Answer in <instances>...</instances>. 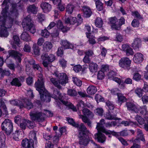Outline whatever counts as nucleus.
<instances>
[{"mask_svg": "<svg viewBox=\"0 0 148 148\" xmlns=\"http://www.w3.org/2000/svg\"><path fill=\"white\" fill-rule=\"evenodd\" d=\"M67 94L71 97H74L77 95V92L74 89H69L67 91Z\"/></svg>", "mask_w": 148, "mask_h": 148, "instance_id": "nucleus-43", "label": "nucleus"}, {"mask_svg": "<svg viewBox=\"0 0 148 148\" xmlns=\"http://www.w3.org/2000/svg\"><path fill=\"white\" fill-rule=\"evenodd\" d=\"M27 126L29 129H32L34 127V123L26 119Z\"/></svg>", "mask_w": 148, "mask_h": 148, "instance_id": "nucleus-50", "label": "nucleus"}, {"mask_svg": "<svg viewBox=\"0 0 148 148\" xmlns=\"http://www.w3.org/2000/svg\"><path fill=\"white\" fill-rule=\"evenodd\" d=\"M16 18H9V20L7 21V19L4 21L2 25L0 24V26L7 29L11 28L12 26L13 22Z\"/></svg>", "mask_w": 148, "mask_h": 148, "instance_id": "nucleus-14", "label": "nucleus"}, {"mask_svg": "<svg viewBox=\"0 0 148 148\" xmlns=\"http://www.w3.org/2000/svg\"><path fill=\"white\" fill-rule=\"evenodd\" d=\"M6 137L2 132H0V143L2 144L5 142Z\"/></svg>", "mask_w": 148, "mask_h": 148, "instance_id": "nucleus-55", "label": "nucleus"}, {"mask_svg": "<svg viewBox=\"0 0 148 148\" xmlns=\"http://www.w3.org/2000/svg\"><path fill=\"white\" fill-rule=\"evenodd\" d=\"M84 115H79V118L82 119L83 122L86 123L87 125L90 128L92 127V122L86 116H87L90 119H92L94 116L93 113L87 108H84L82 110Z\"/></svg>", "mask_w": 148, "mask_h": 148, "instance_id": "nucleus-5", "label": "nucleus"}, {"mask_svg": "<svg viewBox=\"0 0 148 148\" xmlns=\"http://www.w3.org/2000/svg\"><path fill=\"white\" fill-rule=\"evenodd\" d=\"M57 27L58 29H60L63 32H65L67 31V29L63 26L62 23L60 20H58L56 23Z\"/></svg>", "mask_w": 148, "mask_h": 148, "instance_id": "nucleus-29", "label": "nucleus"}, {"mask_svg": "<svg viewBox=\"0 0 148 148\" xmlns=\"http://www.w3.org/2000/svg\"><path fill=\"white\" fill-rule=\"evenodd\" d=\"M9 35V33L6 29L0 26V36L7 37Z\"/></svg>", "mask_w": 148, "mask_h": 148, "instance_id": "nucleus-24", "label": "nucleus"}, {"mask_svg": "<svg viewBox=\"0 0 148 148\" xmlns=\"http://www.w3.org/2000/svg\"><path fill=\"white\" fill-rule=\"evenodd\" d=\"M27 10L28 12L35 14L36 13L37 8L34 4L30 5L27 7Z\"/></svg>", "mask_w": 148, "mask_h": 148, "instance_id": "nucleus-25", "label": "nucleus"}, {"mask_svg": "<svg viewBox=\"0 0 148 148\" xmlns=\"http://www.w3.org/2000/svg\"><path fill=\"white\" fill-rule=\"evenodd\" d=\"M79 131L78 137L79 138V144L82 145L86 146L89 143V140L88 135L90 133L89 130L84 124H82Z\"/></svg>", "mask_w": 148, "mask_h": 148, "instance_id": "nucleus-4", "label": "nucleus"}, {"mask_svg": "<svg viewBox=\"0 0 148 148\" xmlns=\"http://www.w3.org/2000/svg\"><path fill=\"white\" fill-rule=\"evenodd\" d=\"M32 67L35 71H38L40 72H41L42 71V68L38 64L36 63L32 66Z\"/></svg>", "mask_w": 148, "mask_h": 148, "instance_id": "nucleus-58", "label": "nucleus"}, {"mask_svg": "<svg viewBox=\"0 0 148 148\" xmlns=\"http://www.w3.org/2000/svg\"><path fill=\"white\" fill-rule=\"evenodd\" d=\"M37 16V18L40 22L43 21L45 19V16L43 14L40 13L38 14Z\"/></svg>", "mask_w": 148, "mask_h": 148, "instance_id": "nucleus-63", "label": "nucleus"}, {"mask_svg": "<svg viewBox=\"0 0 148 148\" xmlns=\"http://www.w3.org/2000/svg\"><path fill=\"white\" fill-rule=\"evenodd\" d=\"M94 112L96 114L100 116H102L103 110L102 108H97L95 110Z\"/></svg>", "mask_w": 148, "mask_h": 148, "instance_id": "nucleus-47", "label": "nucleus"}, {"mask_svg": "<svg viewBox=\"0 0 148 148\" xmlns=\"http://www.w3.org/2000/svg\"><path fill=\"white\" fill-rule=\"evenodd\" d=\"M73 82L77 86H80L82 85V81L77 78L73 77Z\"/></svg>", "mask_w": 148, "mask_h": 148, "instance_id": "nucleus-46", "label": "nucleus"}, {"mask_svg": "<svg viewBox=\"0 0 148 148\" xmlns=\"http://www.w3.org/2000/svg\"><path fill=\"white\" fill-rule=\"evenodd\" d=\"M10 103L14 106H19L20 108H21V107L22 106L21 105L22 101L20 100H12L10 101Z\"/></svg>", "mask_w": 148, "mask_h": 148, "instance_id": "nucleus-37", "label": "nucleus"}, {"mask_svg": "<svg viewBox=\"0 0 148 148\" xmlns=\"http://www.w3.org/2000/svg\"><path fill=\"white\" fill-rule=\"evenodd\" d=\"M116 125V122L115 121H112L106 123L105 124L106 127H110L112 126H114Z\"/></svg>", "mask_w": 148, "mask_h": 148, "instance_id": "nucleus-54", "label": "nucleus"}, {"mask_svg": "<svg viewBox=\"0 0 148 148\" xmlns=\"http://www.w3.org/2000/svg\"><path fill=\"white\" fill-rule=\"evenodd\" d=\"M13 39L14 43L18 46L20 44V39L18 37L17 35H14L13 36Z\"/></svg>", "mask_w": 148, "mask_h": 148, "instance_id": "nucleus-61", "label": "nucleus"}, {"mask_svg": "<svg viewBox=\"0 0 148 148\" xmlns=\"http://www.w3.org/2000/svg\"><path fill=\"white\" fill-rule=\"evenodd\" d=\"M97 65L94 63H90L89 65V69L91 72H94L97 71Z\"/></svg>", "mask_w": 148, "mask_h": 148, "instance_id": "nucleus-40", "label": "nucleus"}, {"mask_svg": "<svg viewBox=\"0 0 148 148\" xmlns=\"http://www.w3.org/2000/svg\"><path fill=\"white\" fill-rule=\"evenodd\" d=\"M132 15L136 18L138 20L142 19V16L140 15V14L137 11L132 12Z\"/></svg>", "mask_w": 148, "mask_h": 148, "instance_id": "nucleus-57", "label": "nucleus"}, {"mask_svg": "<svg viewBox=\"0 0 148 148\" xmlns=\"http://www.w3.org/2000/svg\"><path fill=\"white\" fill-rule=\"evenodd\" d=\"M141 40L140 38H136L134 40L132 44V47L135 50L138 51L141 45Z\"/></svg>", "mask_w": 148, "mask_h": 148, "instance_id": "nucleus-15", "label": "nucleus"}, {"mask_svg": "<svg viewBox=\"0 0 148 148\" xmlns=\"http://www.w3.org/2000/svg\"><path fill=\"white\" fill-rule=\"evenodd\" d=\"M137 137L136 138L141 140L143 142H145V140L144 138L143 137V135L142 133V132L140 130H138L137 132Z\"/></svg>", "mask_w": 148, "mask_h": 148, "instance_id": "nucleus-42", "label": "nucleus"}, {"mask_svg": "<svg viewBox=\"0 0 148 148\" xmlns=\"http://www.w3.org/2000/svg\"><path fill=\"white\" fill-rule=\"evenodd\" d=\"M51 97L52 98L56 99L58 100L59 99L60 100L61 102L62 100H62L63 96L60 93V91L57 89L54 90L53 94Z\"/></svg>", "mask_w": 148, "mask_h": 148, "instance_id": "nucleus-20", "label": "nucleus"}, {"mask_svg": "<svg viewBox=\"0 0 148 148\" xmlns=\"http://www.w3.org/2000/svg\"><path fill=\"white\" fill-rule=\"evenodd\" d=\"M67 120L68 121V123L70 124L71 125L75 127H77L78 128V131L80 129V127L81 126L82 124H84L83 123H81L80 125H79L77 123H75L73 119L70 118H67Z\"/></svg>", "mask_w": 148, "mask_h": 148, "instance_id": "nucleus-23", "label": "nucleus"}, {"mask_svg": "<svg viewBox=\"0 0 148 148\" xmlns=\"http://www.w3.org/2000/svg\"><path fill=\"white\" fill-rule=\"evenodd\" d=\"M38 77V79L34 85L35 87L38 91L42 101L46 102H49L51 100V96L49 93L45 88L44 85L45 81L43 75L40 73Z\"/></svg>", "mask_w": 148, "mask_h": 148, "instance_id": "nucleus-2", "label": "nucleus"}, {"mask_svg": "<svg viewBox=\"0 0 148 148\" xmlns=\"http://www.w3.org/2000/svg\"><path fill=\"white\" fill-rule=\"evenodd\" d=\"M10 0H4L1 5L2 10L0 14V24L2 25L4 21L8 18H16L18 14L16 9L17 4H13L9 12H8L9 6L8 5Z\"/></svg>", "mask_w": 148, "mask_h": 148, "instance_id": "nucleus-1", "label": "nucleus"}, {"mask_svg": "<svg viewBox=\"0 0 148 148\" xmlns=\"http://www.w3.org/2000/svg\"><path fill=\"white\" fill-rule=\"evenodd\" d=\"M41 35L45 38H47L49 36V33L46 29H45L43 30H42Z\"/></svg>", "mask_w": 148, "mask_h": 148, "instance_id": "nucleus-45", "label": "nucleus"}, {"mask_svg": "<svg viewBox=\"0 0 148 148\" xmlns=\"http://www.w3.org/2000/svg\"><path fill=\"white\" fill-rule=\"evenodd\" d=\"M123 38L122 35L118 33L116 34V41L121 42L123 41Z\"/></svg>", "mask_w": 148, "mask_h": 148, "instance_id": "nucleus-64", "label": "nucleus"}, {"mask_svg": "<svg viewBox=\"0 0 148 148\" xmlns=\"http://www.w3.org/2000/svg\"><path fill=\"white\" fill-rule=\"evenodd\" d=\"M125 106L128 110L133 111L136 113L138 112V111L134 104L131 102H127L126 103Z\"/></svg>", "mask_w": 148, "mask_h": 148, "instance_id": "nucleus-17", "label": "nucleus"}, {"mask_svg": "<svg viewBox=\"0 0 148 148\" xmlns=\"http://www.w3.org/2000/svg\"><path fill=\"white\" fill-rule=\"evenodd\" d=\"M21 39L25 41H27L30 39L29 34L26 32H23L21 36Z\"/></svg>", "mask_w": 148, "mask_h": 148, "instance_id": "nucleus-35", "label": "nucleus"}, {"mask_svg": "<svg viewBox=\"0 0 148 148\" xmlns=\"http://www.w3.org/2000/svg\"><path fill=\"white\" fill-rule=\"evenodd\" d=\"M42 60V64L44 66L48 69L49 65L55 59V56L51 54H48L46 52L42 53L41 57Z\"/></svg>", "mask_w": 148, "mask_h": 148, "instance_id": "nucleus-6", "label": "nucleus"}, {"mask_svg": "<svg viewBox=\"0 0 148 148\" xmlns=\"http://www.w3.org/2000/svg\"><path fill=\"white\" fill-rule=\"evenodd\" d=\"M135 92L140 97H141L142 96L143 94V92L142 89L138 88H137L135 90Z\"/></svg>", "mask_w": 148, "mask_h": 148, "instance_id": "nucleus-48", "label": "nucleus"}, {"mask_svg": "<svg viewBox=\"0 0 148 148\" xmlns=\"http://www.w3.org/2000/svg\"><path fill=\"white\" fill-rule=\"evenodd\" d=\"M104 120L102 119L100 120V122L97 123V125L96 127V128L97 130H104L103 128L102 127V125L104 124Z\"/></svg>", "mask_w": 148, "mask_h": 148, "instance_id": "nucleus-39", "label": "nucleus"}, {"mask_svg": "<svg viewBox=\"0 0 148 148\" xmlns=\"http://www.w3.org/2000/svg\"><path fill=\"white\" fill-rule=\"evenodd\" d=\"M11 85L18 86H20L21 85V84L19 80L17 78H15L13 79L11 82Z\"/></svg>", "mask_w": 148, "mask_h": 148, "instance_id": "nucleus-36", "label": "nucleus"}, {"mask_svg": "<svg viewBox=\"0 0 148 148\" xmlns=\"http://www.w3.org/2000/svg\"><path fill=\"white\" fill-rule=\"evenodd\" d=\"M103 24V21L102 19L100 17H97L95 21V24L96 26L98 27H102Z\"/></svg>", "mask_w": 148, "mask_h": 148, "instance_id": "nucleus-34", "label": "nucleus"}, {"mask_svg": "<svg viewBox=\"0 0 148 148\" xmlns=\"http://www.w3.org/2000/svg\"><path fill=\"white\" fill-rule=\"evenodd\" d=\"M139 24L138 21L136 19H134L132 21L131 24L134 27H138Z\"/></svg>", "mask_w": 148, "mask_h": 148, "instance_id": "nucleus-60", "label": "nucleus"}, {"mask_svg": "<svg viewBox=\"0 0 148 148\" xmlns=\"http://www.w3.org/2000/svg\"><path fill=\"white\" fill-rule=\"evenodd\" d=\"M83 16L85 17H89L92 14V12L90 9L88 7L85 6L82 8Z\"/></svg>", "mask_w": 148, "mask_h": 148, "instance_id": "nucleus-18", "label": "nucleus"}, {"mask_svg": "<svg viewBox=\"0 0 148 148\" xmlns=\"http://www.w3.org/2000/svg\"><path fill=\"white\" fill-rule=\"evenodd\" d=\"M104 72L102 71H100L98 72L97 78L99 79H102L104 78Z\"/></svg>", "mask_w": 148, "mask_h": 148, "instance_id": "nucleus-56", "label": "nucleus"}, {"mask_svg": "<svg viewBox=\"0 0 148 148\" xmlns=\"http://www.w3.org/2000/svg\"><path fill=\"white\" fill-rule=\"evenodd\" d=\"M97 89L96 87L93 86H89L87 89V92L90 95L94 94L97 91Z\"/></svg>", "mask_w": 148, "mask_h": 148, "instance_id": "nucleus-26", "label": "nucleus"}, {"mask_svg": "<svg viewBox=\"0 0 148 148\" xmlns=\"http://www.w3.org/2000/svg\"><path fill=\"white\" fill-rule=\"evenodd\" d=\"M1 127L2 130L5 131L8 135H10L13 131L12 123L9 119H5L2 123Z\"/></svg>", "mask_w": 148, "mask_h": 148, "instance_id": "nucleus-9", "label": "nucleus"}, {"mask_svg": "<svg viewBox=\"0 0 148 148\" xmlns=\"http://www.w3.org/2000/svg\"><path fill=\"white\" fill-rule=\"evenodd\" d=\"M141 76L138 73H134L133 75V79L136 81H138L141 79Z\"/></svg>", "mask_w": 148, "mask_h": 148, "instance_id": "nucleus-51", "label": "nucleus"}, {"mask_svg": "<svg viewBox=\"0 0 148 148\" xmlns=\"http://www.w3.org/2000/svg\"><path fill=\"white\" fill-rule=\"evenodd\" d=\"M116 115H112L109 112L106 113L105 115L106 118L108 120H116L117 118L116 117Z\"/></svg>", "mask_w": 148, "mask_h": 148, "instance_id": "nucleus-38", "label": "nucleus"}, {"mask_svg": "<svg viewBox=\"0 0 148 148\" xmlns=\"http://www.w3.org/2000/svg\"><path fill=\"white\" fill-rule=\"evenodd\" d=\"M22 25L24 30L29 31L32 34L36 32V29L33 24L31 22V19L28 17L25 18L22 23Z\"/></svg>", "mask_w": 148, "mask_h": 148, "instance_id": "nucleus-7", "label": "nucleus"}, {"mask_svg": "<svg viewBox=\"0 0 148 148\" xmlns=\"http://www.w3.org/2000/svg\"><path fill=\"white\" fill-rule=\"evenodd\" d=\"M29 115L31 120L38 122L44 121L45 117V114L38 111H32L30 113Z\"/></svg>", "mask_w": 148, "mask_h": 148, "instance_id": "nucleus-8", "label": "nucleus"}, {"mask_svg": "<svg viewBox=\"0 0 148 148\" xmlns=\"http://www.w3.org/2000/svg\"><path fill=\"white\" fill-rule=\"evenodd\" d=\"M136 119L140 124L141 125L144 123L145 121L144 119L139 115H136Z\"/></svg>", "mask_w": 148, "mask_h": 148, "instance_id": "nucleus-49", "label": "nucleus"}, {"mask_svg": "<svg viewBox=\"0 0 148 148\" xmlns=\"http://www.w3.org/2000/svg\"><path fill=\"white\" fill-rule=\"evenodd\" d=\"M116 95L118 97V102L120 105L123 103L127 101V99L121 93H117Z\"/></svg>", "mask_w": 148, "mask_h": 148, "instance_id": "nucleus-22", "label": "nucleus"}, {"mask_svg": "<svg viewBox=\"0 0 148 148\" xmlns=\"http://www.w3.org/2000/svg\"><path fill=\"white\" fill-rule=\"evenodd\" d=\"M63 47H59L57 51V55L58 56H60L62 55L63 53Z\"/></svg>", "mask_w": 148, "mask_h": 148, "instance_id": "nucleus-59", "label": "nucleus"}, {"mask_svg": "<svg viewBox=\"0 0 148 148\" xmlns=\"http://www.w3.org/2000/svg\"><path fill=\"white\" fill-rule=\"evenodd\" d=\"M54 75L58 79L57 80L56 78L52 77L50 78V81L55 86L59 89L62 88L60 84L65 85L68 82V79L65 73H59L58 71H56L54 73Z\"/></svg>", "mask_w": 148, "mask_h": 148, "instance_id": "nucleus-3", "label": "nucleus"}, {"mask_svg": "<svg viewBox=\"0 0 148 148\" xmlns=\"http://www.w3.org/2000/svg\"><path fill=\"white\" fill-rule=\"evenodd\" d=\"M9 56L17 59L18 62H21V56L22 55L19 52L13 50H10L8 51Z\"/></svg>", "mask_w": 148, "mask_h": 148, "instance_id": "nucleus-12", "label": "nucleus"}, {"mask_svg": "<svg viewBox=\"0 0 148 148\" xmlns=\"http://www.w3.org/2000/svg\"><path fill=\"white\" fill-rule=\"evenodd\" d=\"M97 130L98 132L95 134V138L96 139H97L98 142L103 143L105 141L106 137L105 135L102 133L101 132L105 133V131H104V130H101L99 129Z\"/></svg>", "mask_w": 148, "mask_h": 148, "instance_id": "nucleus-11", "label": "nucleus"}, {"mask_svg": "<svg viewBox=\"0 0 148 148\" xmlns=\"http://www.w3.org/2000/svg\"><path fill=\"white\" fill-rule=\"evenodd\" d=\"M143 55L140 53L136 54L133 58V61L135 63H139L142 62L143 60Z\"/></svg>", "mask_w": 148, "mask_h": 148, "instance_id": "nucleus-21", "label": "nucleus"}, {"mask_svg": "<svg viewBox=\"0 0 148 148\" xmlns=\"http://www.w3.org/2000/svg\"><path fill=\"white\" fill-rule=\"evenodd\" d=\"M131 63V60L127 57L122 58L119 60V66L124 69L129 70Z\"/></svg>", "mask_w": 148, "mask_h": 148, "instance_id": "nucleus-10", "label": "nucleus"}, {"mask_svg": "<svg viewBox=\"0 0 148 148\" xmlns=\"http://www.w3.org/2000/svg\"><path fill=\"white\" fill-rule=\"evenodd\" d=\"M62 44L63 46L64 49H71L73 48V46L72 44L66 40L62 41Z\"/></svg>", "mask_w": 148, "mask_h": 148, "instance_id": "nucleus-28", "label": "nucleus"}, {"mask_svg": "<svg viewBox=\"0 0 148 148\" xmlns=\"http://www.w3.org/2000/svg\"><path fill=\"white\" fill-rule=\"evenodd\" d=\"M110 23L112 25L115 24L116 22L118 21L117 18L115 17H111L109 19Z\"/></svg>", "mask_w": 148, "mask_h": 148, "instance_id": "nucleus-62", "label": "nucleus"}, {"mask_svg": "<svg viewBox=\"0 0 148 148\" xmlns=\"http://www.w3.org/2000/svg\"><path fill=\"white\" fill-rule=\"evenodd\" d=\"M21 145L22 147L25 148H34V141L32 139L29 140L25 138L23 139L22 141Z\"/></svg>", "mask_w": 148, "mask_h": 148, "instance_id": "nucleus-13", "label": "nucleus"}, {"mask_svg": "<svg viewBox=\"0 0 148 148\" xmlns=\"http://www.w3.org/2000/svg\"><path fill=\"white\" fill-rule=\"evenodd\" d=\"M19 126L22 130L25 129L27 126L26 119L23 120L22 122H20Z\"/></svg>", "mask_w": 148, "mask_h": 148, "instance_id": "nucleus-52", "label": "nucleus"}, {"mask_svg": "<svg viewBox=\"0 0 148 148\" xmlns=\"http://www.w3.org/2000/svg\"><path fill=\"white\" fill-rule=\"evenodd\" d=\"M96 8L98 11H101L103 9V3L100 1H97L95 2Z\"/></svg>", "mask_w": 148, "mask_h": 148, "instance_id": "nucleus-41", "label": "nucleus"}, {"mask_svg": "<svg viewBox=\"0 0 148 148\" xmlns=\"http://www.w3.org/2000/svg\"><path fill=\"white\" fill-rule=\"evenodd\" d=\"M61 102L64 105H65L66 106H68L69 107V108L71 109V108H73V107L74 106V105L73 104H72L71 103L68 101L62 100Z\"/></svg>", "mask_w": 148, "mask_h": 148, "instance_id": "nucleus-53", "label": "nucleus"}, {"mask_svg": "<svg viewBox=\"0 0 148 148\" xmlns=\"http://www.w3.org/2000/svg\"><path fill=\"white\" fill-rule=\"evenodd\" d=\"M21 105L23 106L21 107V108L24 107L28 110L32 109L34 107L33 104L29 99H25L23 103L22 101Z\"/></svg>", "mask_w": 148, "mask_h": 148, "instance_id": "nucleus-16", "label": "nucleus"}, {"mask_svg": "<svg viewBox=\"0 0 148 148\" xmlns=\"http://www.w3.org/2000/svg\"><path fill=\"white\" fill-rule=\"evenodd\" d=\"M53 47L51 42H49L46 41L43 45V48L46 51H49Z\"/></svg>", "mask_w": 148, "mask_h": 148, "instance_id": "nucleus-30", "label": "nucleus"}, {"mask_svg": "<svg viewBox=\"0 0 148 148\" xmlns=\"http://www.w3.org/2000/svg\"><path fill=\"white\" fill-rule=\"evenodd\" d=\"M32 48L33 51L35 55L37 56L40 55V49L36 44H34L33 45Z\"/></svg>", "mask_w": 148, "mask_h": 148, "instance_id": "nucleus-27", "label": "nucleus"}, {"mask_svg": "<svg viewBox=\"0 0 148 148\" xmlns=\"http://www.w3.org/2000/svg\"><path fill=\"white\" fill-rule=\"evenodd\" d=\"M132 141L133 145L130 148H140V142L138 139L136 138L134 140H132Z\"/></svg>", "mask_w": 148, "mask_h": 148, "instance_id": "nucleus-32", "label": "nucleus"}, {"mask_svg": "<svg viewBox=\"0 0 148 148\" xmlns=\"http://www.w3.org/2000/svg\"><path fill=\"white\" fill-rule=\"evenodd\" d=\"M86 36L89 39L88 41L90 44L92 45H94L96 43V42L95 41V37L91 35V33L86 34Z\"/></svg>", "mask_w": 148, "mask_h": 148, "instance_id": "nucleus-31", "label": "nucleus"}, {"mask_svg": "<svg viewBox=\"0 0 148 148\" xmlns=\"http://www.w3.org/2000/svg\"><path fill=\"white\" fill-rule=\"evenodd\" d=\"M40 6L45 12H48L51 9V5L48 3L43 2L40 4Z\"/></svg>", "mask_w": 148, "mask_h": 148, "instance_id": "nucleus-19", "label": "nucleus"}, {"mask_svg": "<svg viewBox=\"0 0 148 148\" xmlns=\"http://www.w3.org/2000/svg\"><path fill=\"white\" fill-rule=\"evenodd\" d=\"M140 113L143 115H146L147 114V108L146 106H144L140 107L139 110Z\"/></svg>", "mask_w": 148, "mask_h": 148, "instance_id": "nucleus-44", "label": "nucleus"}, {"mask_svg": "<svg viewBox=\"0 0 148 148\" xmlns=\"http://www.w3.org/2000/svg\"><path fill=\"white\" fill-rule=\"evenodd\" d=\"M74 6L70 3L68 4L66 7V12L69 14H71L74 9Z\"/></svg>", "mask_w": 148, "mask_h": 148, "instance_id": "nucleus-33", "label": "nucleus"}]
</instances>
